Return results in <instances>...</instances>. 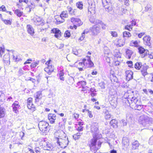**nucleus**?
Instances as JSON below:
<instances>
[{
	"label": "nucleus",
	"mask_w": 153,
	"mask_h": 153,
	"mask_svg": "<svg viewBox=\"0 0 153 153\" xmlns=\"http://www.w3.org/2000/svg\"><path fill=\"white\" fill-rule=\"evenodd\" d=\"M100 135L99 134H96L93 135V138L89 142V146L90 147V150L92 152L96 153L98 150L97 147V140L100 138Z\"/></svg>",
	"instance_id": "1"
},
{
	"label": "nucleus",
	"mask_w": 153,
	"mask_h": 153,
	"mask_svg": "<svg viewBox=\"0 0 153 153\" xmlns=\"http://www.w3.org/2000/svg\"><path fill=\"white\" fill-rule=\"evenodd\" d=\"M125 96H126L127 99L125 100V103L127 105H130V106H134L135 103H137L138 102L137 99L136 97H131L129 95L128 92L126 93Z\"/></svg>",
	"instance_id": "2"
},
{
	"label": "nucleus",
	"mask_w": 153,
	"mask_h": 153,
	"mask_svg": "<svg viewBox=\"0 0 153 153\" xmlns=\"http://www.w3.org/2000/svg\"><path fill=\"white\" fill-rule=\"evenodd\" d=\"M39 144L42 148L45 150H51L53 148L52 144L47 140H44L39 142Z\"/></svg>",
	"instance_id": "3"
},
{
	"label": "nucleus",
	"mask_w": 153,
	"mask_h": 153,
	"mask_svg": "<svg viewBox=\"0 0 153 153\" xmlns=\"http://www.w3.org/2000/svg\"><path fill=\"white\" fill-rule=\"evenodd\" d=\"M57 143L61 148H65L68 144V138L65 137L63 139L59 138L58 139Z\"/></svg>",
	"instance_id": "4"
},
{
	"label": "nucleus",
	"mask_w": 153,
	"mask_h": 153,
	"mask_svg": "<svg viewBox=\"0 0 153 153\" xmlns=\"http://www.w3.org/2000/svg\"><path fill=\"white\" fill-rule=\"evenodd\" d=\"M48 123L45 121H41L39 123L38 126L40 130L43 132L47 131Z\"/></svg>",
	"instance_id": "5"
},
{
	"label": "nucleus",
	"mask_w": 153,
	"mask_h": 153,
	"mask_svg": "<svg viewBox=\"0 0 153 153\" xmlns=\"http://www.w3.org/2000/svg\"><path fill=\"white\" fill-rule=\"evenodd\" d=\"M100 25H94L90 29L92 35L95 36L97 35L100 33Z\"/></svg>",
	"instance_id": "6"
},
{
	"label": "nucleus",
	"mask_w": 153,
	"mask_h": 153,
	"mask_svg": "<svg viewBox=\"0 0 153 153\" xmlns=\"http://www.w3.org/2000/svg\"><path fill=\"white\" fill-rule=\"evenodd\" d=\"M149 120V118L147 116L143 115L140 117L138 121L140 124L145 126Z\"/></svg>",
	"instance_id": "7"
},
{
	"label": "nucleus",
	"mask_w": 153,
	"mask_h": 153,
	"mask_svg": "<svg viewBox=\"0 0 153 153\" xmlns=\"http://www.w3.org/2000/svg\"><path fill=\"white\" fill-rule=\"evenodd\" d=\"M88 3L89 4L88 8V12H90L91 13H94V8L95 5L94 0H88Z\"/></svg>",
	"instance_id": "8"
},
{
	"label": "nucleus",
	"mask_w": 153,
	"mask_h": 153,
	"mask_svg": "<svg viewBox=\"0 0 153 153\" xmlns=\"http://www.w3.org/2000/svg\"><path fill=\"white\" fill-rule=\"evenodd\" d=\"M91 131L93 134H98V123H93L91 126Z\"/></svg>",
	"instance_id": "9"
},
{
	"label": "nucleus",
	"mask_w": 153,
	"mask_h": 153,
	"mask_svg": "<svg viewBox=\"0 0 153 153\" xmlns=\"http://www.w3.org/2000/svg\"><path fill=\"white\" fill-rule=\"evenodd\" d=\"M33 20L35 25H44L43 21L41 17L36 16L33 18Z\"/></svg>",
	"instance_id": "10"
},
{
	"label": "nucleus",
	"mask_w": 153,
	"mask_h": 153,
	"mask_svg": "<svg viewBox=\"0 0 153 153\" xmlns=\"http://www.w3.org/2000/svg\"><path fill=\"white\" fill-rule=\"evenodd\" d=\"M51 32L54 33V36L56 38H59L61 36V32L58 29L54 28L51 30Z\"/></svg>",
	"instance_id": "11"
},
{
	"label": "nucleus",
	"mask_w": 153,
	"mask_h": 153,
	"mask_svg": "<svg viewBox=\"0 0 153 153\" xmlns=\"http://www.w3.org/2000/svg\"><path fill=\"white\" fill-rule=\"evenodd\" d=\"M90 22L93 23H94L96 25H100L101 26L102 28L103 29H105L106 26L105 25L103 24V22L100 20H91V19H90Z\"/></svg>",
	"instance_id": "12"
},
{
	"label": "nucleus",
	"mask_w": 153,
	"mask_h": 153,
	"mask_svg": "<svg viewBox=\"0 0 153 153\" xmlns=\"http://www.w3.org/2000/svg\"><path fill=\"white\" fill-rule=\"evenodd\" d=\"M71 21L74 24H75L78 26L81 25L83 23L81 20L78 18L72 17L71 19Z\"/></svg>",
	"instance_id": "13"
},
{
	"label": "nucleus",
	"mask_w": 153,
	"mask_h": 153,
	"mask_svg": "<svg viewBox=\"0 0 153 153\" xmlns=\"http://www.w3.org/2000/svg\"><path fill=\"white\" fill-rule=\"evenodd\" d=\"M138 50L139 53L140 54H142L141 56L142 57H144L146 56L147 55L148 53V51L145 50L142 47H139L138 48Z\"/></svg>",
	"instance_id": "14"
},
{
	"label": "nucleus",
	"mask_w": 153,
	"mask_h": 153,
	"mask_svg": "<svg viewBox=\"0 0 153 153\" xmlns=\"http://www.w3.org/2000/svg\"><path fill=\"white\" fill-rule=\"evenodd\" d=\"M48 119L49 120L50 123L54 124L55 123V120L56 119V116L55 114L50 113L48 114Z\"/></svg>",
	"instance_id": "15"
},
{
	"label": "nucleus",
	"mask_w": 153,
	"mask_h": 153,
	"mask_svg": "<svg viewBox=\"0 0 153 153\" xmlns=\"http://www.w3.org/2000/svg\"><path fill=\"white\" fill-rule=\"evenodd\" d=\"M33 99L32 98L30 97L27 100V107L29 109H33V110L35 108L34 105L32 102Z\"/></svg>",
	"instance_id": "16"
},
{
	"label": "nucleus",
	"mask_w": 153,
	"mask_h": 153,
	"mask_svg": "<svg viewBox=\"0 0 153 153\" xmlns=\"http://www.w3.org/2000/svg\"><path fill=\"white\" fill-rule=\"evenodd\" d=\"M143 39L144 41V43L145 45L149 47L151 46V37L150 36H146L143 37Z\"/></svg>",
	"instance_id": "17"
},
{
	"label": "nucleus",
	"mask_w": 153,
	"mask_h": 153,
	"mask_svg": "<svg viewBox=\"0 0 153 153\" xmlns=\"http://www.w3.org/2000/svg\"><path fill=\"white\" fill-rule=\"evenodd\" d=\"M125 39H118L116 45L117 47H123L125 44Z\"/></svg>",
	"instance_id": "18"
},
{
	"label": "nucleus",
	"mask_w": 153,
	"mask_h": 153,
	"mask_svg": "<svg viewBox=\"0 0 153 153\" xmlns=\"http://www.w3.org/2000/svg\"><path fill=\"white\" fill-rule=\"evenodd\" d=\"M12 107L13 108V111H15V113H17L18 112V110L20 108V106L18 103H17V102H16L12 104Z\"/></svg>",
	"instance_id": "19"
},
{
	"label": "nucleus",
	"mask_w": 153,
	"mask_h": 153,
	"mask_svg": "<svg viewBox=\"0 0 153 153\" xmlns=\"http://www.w3.org/2000/svg\"><path fill=\"white\" fill-rule=\"evenodd\" d=\"M126 79L128 80L131 79L133 78V73L131 71L128 70L126 71Z\"/></svg>",
	"instance_id": "20"
},
{
	"label": "nucleus",
	"mask_w": 153,
	"mask_h": 153,
	"mask_svg": "<svg viewBox=\"0 0 153 153\" xmlns=\"http://www.w3.org/2000/svg\"><path fill=\"white\" fill-rule=\"evenodd\" d=\"M27 28L28 33L32 36L33 35L34 33V29L32 26L30 25H27Z\"/></svg>",
	"instance_id": "21"
},
{
	"label": "nucleus",
	"mask_w": 153,
	"mask_h": 153,
	"mask_svg": "<svg viewBox=\"0 0 153 153\" xmlns=\"http://www.w3.org/2000/svg\"><path fill=\"white\" fill-rule=\"evenodd\" d=\"M123 149L128 148L129 145L128 140L126 138H123Z\"/></svg>",
	"instance_id": "22"
},
{
	"label": "nucleus",
	"mask_w": 153,
	"mask_h": 153,
	"mask_svg": "<svg viewBox=\"0 0 153 153\" xmlns=\"http://www.w3.org/2000/svg\"><path fill=\"white\" fill-rule=\"evenodd\" d=\"M55 19L57 24H59L64 22L65 21L64 18L62 17L60 15L56 16H55Z\"/></svg>",
	"instance_id": "23"
},
{
	"label": "nucleus",
	"mask_w": 153,
	"mask_h": 153,
	"mask_svg": "<svg viewBox=\"0 0 153 153\" xmlns=\"http://www.w3.org/2000/svg\"><path fill=\"white\" fill-rule=\"evenodd\" d=\"M3 61L7 65H9L10 63L9 56L8 54L5 55L3 56Z\"/></svg>",
	"instance_id": "24"
},
{
	"label": "nucleus",
	"mask_w": 153,
	"mask_h": 153,
	"mask_svg": "<svg viewBox=\"0 0 153 153\" xmlns=\"http://www.w3.org/2000/svg\"><path fill=\"white\" fill-rule=\"evenodd\" d=\"M117 121L115 119L112 120L110 122L111 126L114 128H116L117 127Z\"/></svg>",
	"instance_id": "25"
},
{
	"label": "nucleus",
	"mask_w": 153,
	"mask_h": 153,
	"mask_svg": "<svg viewBox=\"0 0 153 153\" xmlns=\"http://www.w3.org/2000/svg\"><path fill=\"white\" fill-rule=\"evenodd\" d=\"M130 107L132 108H133L135 110L140 111L142 109L143 105H142L137 104V103H135V105H134V106H130Z\"/></svg>",
	"instance_id": "26"
},
{
	"label": "nucleus",
	"mask_w": 153,
	"mask_h": 153,
	"mask_svg": "<svg viewBox=\"0 0 153 153\" xmlns=\"http://www.w3.org/2000/svg\"><path fill=\"white\" fill-rule=\"evenodd\" d=\"M132 53L133 52L131 50L128 49H126V57L129 59H130Z\"/></svg>",
	"instance_id": "27"
},
{
	"label": "nucleus",
	"mask_w": 153,
	"mask_h": 153,
	"mask_svg": "<svg viewBox=\"0 0 153 153\" xmlns=\"http://www.w3.org/2000/svg\"><path fill=\"white\" fill-rule=\"evenodd\" d=\"M87 59L86 63L88 64V65L87 66L88 67H91L94 65V64L93 62L91 61L90 56H88L87 57Z\"/></svg>",
	"instance_id": "28"
},
{
	"label": "nucleus",
	"mask_w": 153,
	"mask_h": 153,
	"mask_svg": "<svg viewBox=\"0 0 153 153\" xmlns=\"http://www.w3.org/2000/svg\"><path fill=\"white\" fill-rule=\"evenodd\" d=\"M104 117L105 120H110V118L111 117V115L109 112L108 111H106L105 112Z\"/></svg>",
	"instance_id": "29"
},
{
	"label": "nucleus",
	"mask_w": 153,
	"mask_h": 153,
	"mask_svg": "<svg viewBox=\"0 0 153 153\" xmlns=\"http://www.w3.org/2000/svg\"><path fill=\"white\" fill-rule=\"evenodd\" d=\"M110 79L111 82H119L117 78L113 74L112 76H111Z\"/></svg>",
	"instance_id": "30"
},
{
	"label": "nucleus",
	"mask_w": 153,
	"mask_h": 153,
	"mask_svg": "<svg viewBox=\"0 0 153 153\" xmlns=\"http://www.w3.org/2000/svg\"><path fill=\"white\" fill-rule=\"evenodd\" d=\"M67 9L68 10L69 14L71 15H75V10H73V9L69 6L67 7Z\"/></svg>",
	"instance_id": "31"
},
{
	"label": "nucleus",
	"mask_w": 153,
	"mask_h": 153,
	"mask_svg": "<svg viewBox=\"0 0 153 153\" xmlns=\"http://www.w3.org/2000/svg\"><path fill=\"white\" fill-rule=\"evenodd\" d=\"M132 149H135L137 148L139 146V143L137 141H135L133 142L132 144Z\"/></svg>",
	"instance_id": "32"
},
{
	"label": "nucleus",
	"mask_w": 153,
	"mask_h": 153,
	"mask_svg": "<svg viewBox=\"0 0 153 153\" xmlns=\"http://www.w3.org/2000/svg\"><path fill=\"white\" fill-rule=\"evenodd\" d=\"M114 57L117 58H120L121 56V54L119 51L118 50H115L114 53Z\"/></svg>",
	"instance_id": "33"
},
{
	"label": "nucleus",
	"mask_w": 153,
	"mask_h": 153,
	"mask_svg": "<svg viewBox=\"0 0 153 153\" xmlns=\"http://www.w3.org/2000/svg\"><path fill=\"white\" fill-rule=\"evenodd\" d=\"M82 134V133H77L76 134H75L73 135V138L75 140H78L80 137V136Z\"/></svg>",
	"instance_id": "34"
},
{
	"label": "nucleus",
	"mask_w": 153,
	"mask_h": 153,
	"mask_svg": "<svg viewBox=\"0 0 153 153\" xmlns=\"http://www.w3.org/2000/svg\"><path fill=\"white\" fill-rule=\"evenodd\" d=\"M14 13L17 16L20 17L23 14V12L19 9H16L14 11Z\"/></svg>",
	"instance_id": "35"
},
{
	"label": "nucleus",
	"mask_w": 153,
	"mask_h": 153,
	"mask_svg": "<svg viewBox=\"0 0 153 153\" xmlns=\"http://www.w3.org/2000/svg\"><path fill=\"white\" fill-rule=\"evenodd\" d=\"M142 66V63L141 62H137L134 65V68L137 70H140Z\"/></svg>",
	"instance_id": "36"
},
{
	"label": "nucleus",
	"mask_w": 153,
	"mask_h": 153,
	"mask_svg": "<svg viewBox=\"0 0 153 153\" xmlns=\"http://www.w3.org/2000/svg\"><path fill=\"white\" fill-rule=\"evenodd\" d=\"M123 37L124 38L125 37H127L129 38L131 36V33L128 32L126 31H124L123 32Z\"/></svg>",
	"instance_id": "37"
},
{
	"label": "nucleus",
	"mask_w": 153,
	"mask_h": 153,
	"mask_svg": "<svg viewBox=\"0 0 153 153\" xmlns=\"http://www.w3.org/2000/svg\"><path fill=\"white\" fill-rule=\"evenodd\" d=\"M74 78L72 76H70L67 81V82L68 84L71 85L74 82Z\"/></svg>",
	"instance_id": "38"
},
{
	"label": "nucleus",
	"mask_w": 153,
	"mask_h": 153,
	"mask_svg": "<svg viewBox=\"0 0 153 153\" xmlns=\"http://www.w3.org/2000/svg\"><path fill=\"white\" fill-rule=\"evenodd\" d=\"M61 16L64 18H67L68 16V14L67 11H62L60 15Z\"/></svg>",
	"instance_id": "39"
},
{
	"label": "nucleus",
	"mask_w": 153,
	"mask_h": 153,
	"mask_svg": "<svg viewBox=\"0 0 153 153\" xmlns=\"http://www.w3.org/2000/svg\"><path fill=\"white\" fill-rule=\"evenodd\" d=\"M103 6H105L106 5H110V0H102Z\"/></svg>",
	"instance_id": "40"
},
{
	"label": "nucleus",
	"mask_w": 153,
	"mask_h": 153,
	"mask_svg": "<svg viewBox=\"0 0 153 153\" xmlns=\"http://www.w3.org/2000/svg\"><path fill=\"white\" fill-rule=\"evenodd\" d=\"M138 45V42L137 41H131L130 43V46L137 47Z\"/></svg>",
	"instance_id": "41"
},
{
	"label": "nucleus",
	"mask_w": 153,
	"mask_h": 153,
	"mask_svg": "<svg viewBox=\"0 0 153 153\" xmlns=\"http://www.w3.org/2000/svg\"><path fill=\"white\" fill-rule=\"evenodd\" d=\"M111 6V4L110 5H106L105 6H103V7H104L106 10L109 12L110 10L111 11L112 10V8Z\"/></svg>",
	"instance_id": "42"
},
{
	"label": "nucleus",
	"mask_w": 153,
	"mask_h": 153,
	"mask_svg": "<svg viewBox=\"0 0 153 153\" xmlns=\"http://www.w3.org/2000/svg\"><path fill=\"white\" fill-rule=\"evenodd\" d=\"M76 7L80 9H82L83 8V4L82 2H79L76 3Z\"/></svg>",
	"instance_id": "43"
},
{
	"label": "nucleus",
	"mask_w": 153,
	"mask_h": 153,
	"mask_svg": "<svg viewBox=\"0 0 153 153\" xmlns=\"http://www.w3.org/2000/svg\"><path fill=\"white\" fill-rule=\"evenodd\" d=\"M35 97L41 99L42 97L41 92L40 91L37 92L36 95L35 96Z\"/></svg>",
	"instance_id": "44"
},
{
	"label": "nucleus",
	"mask_w": 153,
	"mask_h": 153,
	"mask_svg": "<svg viewBox=\"0 0 153 153\" xmlns=\"http://www.w3.org/2000/svg\"><path fill=\"white\" fill-rule=\"evenodd\" d=\"M4 113L3 108L0 107V118H2L4 117Z\"/></svg>",
	"instance_id": "45"
},
{
	"label": "nucleus",
	"mask_w": 153,
	"mask_h": 153,
	"mask_svg": "<svg viewBox=\"0 0 153 153\" xmlns=\"http://www.w3.org/2000/svg\"><path fill=\"white\" fill-rule=\"evenodd\" d=\"M141 72L143 75L145 76V75L147 74L148 73L147 72V68H145L144 69L141 71Z\"/></svg>",
	"instance_id": "46"
},
{
	"label": "nucleus",
	"mask_w": 153,
	"mask_h": 153,
	"mask_svg": "<svg viewBox=\"0 0 153 153\" xmlns=\"http://www.w3.org/2000/svg\"><path fill=\"white\" fill-rule=\"evenodd\" d=\"M125 29L128 30L129 31H131L132 29V27L131 25H130L125 26Z\"/></svg>",
	"instance_id": "47"
},
{
	"label": "nucleus",
	"mask_w": 153,
	"mask_h": 153,
	"mask_svg": "<svg viewBox=\"0 0 153 153\" xmlns=\"http://www.w3.org/2000/svg\"><path fill=\"white\" fill-rule=\"evenodd\" d=\"M2 21L6 25H11V22L10 20L4 19Z\"/></svg>",
	"instance_id": "48"
},
{
	"label": "nucleus",
	"mask_w": 153,
	"mask_h": 153,
	"mask_svg": "<svg viewBox=\"0 0 153 153\" xmlns=\"http://www.w3.org/2000/svg\"><path fill=\"white\" fill-rule=\"evenodd\" d=\"M38 61L33 62L31 65V67L33 68H35L37 65H38Z\"/></svg>",
	"instance_id": "49"
},
{
	"label": "nucleus",
	"mask_w": 153,
	"mask_h": 153,
	"mask_svg": "<svg viewBox=\"0 0 153 153\" xmlns=\"http://www.w3.org/2000/svg\"><path fill=\"white\" fill-rule=\"evenodd\" d=\"M5 49L3 47H0V55L1 56L2 54L4 53Z\"/></svg>",
	"instance_id": "50"
},
{
	"label": "nucleus",
	"mask_w": 153,
	"mask_h": 153,
	"mask_svg": "<svg viewBox=\"0 0 153 153\" xmlns=\"http://www.w3.org/2000/svg\"><path fill=\"white\" fill-rule=\"evenodd\" d=\"M151 9V6L149 4H147L145 7V10L146 11L150 10Z\"/></svg>",
	"instance_id": "51"
},
{
	"label": "nucleus",
	"mask_w": 153,
	"mask_h": 153,
	"mask_svg": "<svg viewBox=\"0 0 153 153\" xmlns=\"http://www.w3.org/2000/svg\"><path fill=\"white\" fill-rule=\"evenodd\" d=\"M0 11L6 12V9L5 7L2 5L0 7Z\"/></svg>",
	"instance_id": "52"
},
{
	"label": "nucleus",
	"mask_w": 153,
	"mask_h": 153,
	"mask_svg": "<svg viewBox=\"0 0 153 153\" xmlns=\"http://www.w3.org/2000/svg\"><path fill=\"white\" fill-rule=\"evenodd\" d=\"M71 34L70 32L68 31H66L64 34V36L66 37H69L70 36Z\"/></svg>",
	"instance_id": "53"
},
{
	"label": "nucleus",
	"mask_w": 153,
	"mask_h": 153,
	"mask_svg": "<svg viewBox=\"0 0 153 153\" xmlns=\"http://www.w3.org/2000/svg\"><path fill=\"white\" fill-rule=\"evenodd\" d=\"M86 61V59H83L82 60V62H79V65L81 66L82 67L83 66L85 65V62Z\"/></svg>",
	"instance_id": "54"
},
{
	"label": "nucleus",
	"mask_w": 153,
	"mask_h": 153,
	"mask_svg": "<svg viewBox=\"0 0 153 153\" xmlns=\"http://www.w3.org/2000/svg\"><path fill=\"white\" fill-rule=\"evenodd\" d=\"M126 63L129 67H133V63L131 61H128Z\"/></svg>",
	"instance_id": "55"
},
{
	"label": "nucleus",
	"mask_w": 153,
	"mask_h": 153,
	"mask_svg": "<svg viewBox=\"0 0 153 153\" xmlns=\"http://www.w3.org/2000/svg\"><path fill=\"white\" fill-rule=\"evenodd\" d=\"M99 86L101 87V88H105V84L104 82H101L100 83Z\"/></svg>",
	"instance_id": "56"
},
{
	"label": "nucleus",
	"mask_w": 153,
	"mask_h": 153,
	"mask_svg": "<svg viewBox=\"0 0 153 153\" xmlns=\"http://www.w3.org/2000/svg\"><path fill=\"white\" fill-rule=\"evenodd\" d=\"M120 123H121L123 124V126H126L127 125V123L124 120H122L120 121Z\"/></svg>",
	"instance_id": "57"
},
{
	"label": "nucleus",
	"mask_w": 153,
	"mask_h": 153,
	"mask_svg": "<svg viewBox=\"0 0 153 153\" xmlns=\"http://www.w3.org/2000/svg\"><path fill=\"white\" fill-rule=\"evenodd\" d=\"M48 69H49L50 70V71H53L54 68L53 66L52 65H50L47 67Z\"/></svg>",
	"instance_id": "58"
},
{
	"label": "nucleus",
	"mask_w": 153,
	"mask_h": 153,
	"mask_svg": "<svg viewBox=\"0 0 153 153\" xmlns=\"http://www.w3.org/2000/svg\"><path fill=\"white\" fill-rule=\"evenodd\" d=\"M111 35L114 37H117V33L114 31H111Z\"/></svg>",
	"instance_id": "59"
},
{
	"label": "nucleus",
	"mask_w": 153,
	"mask_h": 153,
	"mask_svg": "<svg viewBox=\"0 0 153 153\" xmlns=\"http://www.w3.org/2000/svg\"><path fill=\"white\" fill-rule=\"evenodd\" d=\"M18 75L21 76L24 74V71L22 69H19L18 71Z\"/></svg>",
	"instance_id": "60"
},
{
	"label": "nucleus",
	"mask_w": 153,
	"mask_h": 153,
	"mask_svg": "<svg viewBox=\"0 0 153 153\" xmlns=\"http://www.w3.org/2000/svg\"><path fill=\"white\" fill-rule=\"evenodd\" d=\"M44 70L49 75L52 72V71H50V70L48 69L47 68H45Z\"/></svg>",
	"instance_id": "61"
},
{
	"label": "nucleus",
	"mask_w": 153,
	"mask_h": 153,
	"mask_svg": "<svg viewBox=\"0 0 153 153\" xmlns=\"http://www.w3.org/2000/svg\"><path fill=\"white\" fill-rule=\"evenodd\" d=\"M82 86V87L85 86L86 85V82L84 81H81L79 82H78Z\"/></svg>",
	"instance_id": "62"
},
{
	"label": "nucleus",
	"mask_w": 153,
	"mask_h": 153,
	"mask_svg": "<svg viewBox=\"0 0 153 153\" xmlns=\"http://www.w3.org/2000/svg\"><path fill=\"white\" fill-rule=\"evenodd\" d=\"M21 59L19 55H16L15 58V61L17 62L21 60Z\"/></svg>",
	"instance_id": "63"
},
{
	"label": "nucleus",
	"mask_w": 153,
	"mask_h": 153,
	"mask_svg": "<svg viewBox=\"0 0 153 153\" xmlns=\"http://www.w3.org/2000/svg\"><path fill=\"white\" fill-rule=\"evenodd\" d=\"M85 37V34H83L82 33V34L81 36L79 38V40L80 41H82L84 39V38Z\"/></svg>",
	"instance_id": "64"
}]
</instances>
